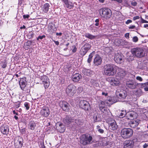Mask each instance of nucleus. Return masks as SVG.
<instances>
[{"instance_id": "37", "label": "nucleus", "mask_w": 148, "mask_h": 148, "mask_svg": "<svg viewBox=\"0 0 148 148\" xmlns=\"http://www.w3.org/2000/svg\"><path fill=\"white\" fill-rule=\"evenodd\" d=\"M138 40V38L136 36H135L133 38L132 41L134 42H137Z\"/></svg>"}, {"instance_id": "61", "label": "nucleus", "mask_w": 148, "mask_h": 148, "mask_svg": "<svg viewBox=\"0 0 148 148\" xmlns=\"http://www.w3.org/2000/svg\"><path fill=\"white\" fill-rule=\"evenodd\" d=\"M29 34L32 37H33V36L34 35V33L33 32H31L29 33Z\"/></svg>"}, {"instance_id": "31", "label": "nucleus", "mask_w": 148, "mask_h": 148, "mask_svg": "<svg viewBox=\"0 0 148 148\" xmlns=\"http://www.w3.org/2000/svg\"><path fill=\"white\" fill-rule=\"evenodd\" d=\"M130 126L131 127L134 128L138 125V123L136 121H131L130 123Z\"/></svg>"}, {"instance_id": "55", "label": "nucleus", "mask_w": 148, "mask_h": 148, "mask_svg": "<svg viewBox=\"0 0 148 148\" xmlns=\"http://www.w3.org/2000/svg\"><path fill=\"white\" fill-rule=\"evenodd\" d=\"M125 37L127 38H129V34L127 33L125 34Z\"/></svg>"}, {"instance_id": "5", "label": "nucleus", "mask_w": 148, "mask_h": 148, "mask_svg": "<svg viewBox=\"0 0 148 148\" xmlns=\"http://www.w3.org/2000/svg\"><path fill=\"white\" fill-rule=\"evenodd\" d=\"M99 12L102 17L106 19L110 18L112 15L111 11L108 8H104L100 9Z\"/></svg>"}, {"instance_id": "23", "label": "nucleus", "mask_w": 148, "mask_h": 148, "mask_svg": "<svg viewBox=\"0 0 148 148\" xmlns=\"http://www.w3.org/2000/svg\"><path fill=\"white\" fill-rule=\"evenodd\" d=\"M81 77V76L79 73H75L73 75L72 79L74 82H77L79 81Z\"/></svg>"}, {"instance_id": "51", "label": "nucleus", "mask_w": 148, "mask_h": 148, "mask_svg": "<svg viewBox=\"0 0 148 148\" xmlns=\"http://www.w3.org/2000/svg\"><path fill=\"white\" fill-rule=\"evenodd\" d=\"M24 48H25V49H29V46H28V45H26L25 44H24Z\"/></svg>"}, {"instance_id": "18", "label": "nucleus", "mask_w": 148, "mask_h": 148, "mask_svg": "<svg viewBox=\"0 0 148 148\" xmlns=\"http://www.w3.org/2000/svg\"><path fill=\"white\" fill-rule=\"evenodd\" d=\"M40 113L43 116L45 117L47 116L49 114V109L47 107H43L41 110Z\"/></svg>"}, {"instance_id": "17", "label": "nucleus", "mask_w": 148, "mask_h": 148, "mask_svg": "<svg viewBox=\"0 0 148 148\" xmlns=\"http://www.w3.org/2000/svg\"><path fill=\"white\" fill-rule=\"evenodd\" d=\"M134 145V142L131 140H126L123 143L124 148H133Z\"/></svg>"}, {"instance_id": "36", "label": "nucleus", "mask_w": 148, "mask_h": 148, "mask_svg": "<svg viewBox=\"0 0 148 148\" xmlns=\"http://www.w3.org/2000/svg\"><path fill=\"white\" fill-rule=\"evenodd\" d=\"M71 49L72 50L73 52L75 53L77 49L75 46H72Z\"/></svg>"}, {"instance_id": "27", "label": "nucleus", "mask_w": 148, "mask_h": 148, "mask_svg": "<svg viewBox=\"0 0 148 148\" xmlns=\"http://www.w3.org/2000/svg\"><path fill=\"white\" fill-rule=\"evenodd\" d=\"M114 44L117 46L122 45L123 44V40L121 39H116L114 42Z\"/></svg>"}, {"instance_id": "54", "label": "nucleus", "mask_w": 148, "mask_h": 148, "mask_svg": "<svg viewBox=\"0 0 148 148\" xmlns=\"http://www.w3.org/2000/svg\"><path fill=\"white\" fill-rule=\"evenodd\" d=\"M135 27V26L134 25H131L129 27V28L130 29H134Z\"/></svg>"}, {"instance_id": "39", "label": "nucleus", "mask_w": 148, "mask_h": 148, "mask_svg": "<svg viewBox=\"0 0 148 148\" xmlns=\"http://www.w3.org/2000/svg\"><path fill=\"white\" fill-rule=\"evenodd\" d=\"M134 58L133 56H130L127 58V59L130 62L133 60Z\"/></svg>"}, {"instance_id": "19", "label": "nucleus", "mask_w": 148, "mask_h": 148, "mask_svg": "<svg viewBox=\"0 0 148 148\" xmlns=\"http://www.w3.org/2000/svg\"><path fill=\"white\" fill-rule=\"evenodd\" d=\"M139 84L135 82H128L126 83V85L129 88L134 89L136 88Z\"/></svg>"}, {"instance_id": "63", "label": "nucleus", "mask_w": 148, "mask_h": 148, "mask_svg": "<svg viewBox=\"0 0 148 148\" xmlns=\"http://www.w3.org/2000/svg\"><path fill=\"white\" fill-rule=\"evenodd\" d=\"M144 27L145 28L148 27V24H145L144 25Z\"/></svg>"}, {"instance_id": "60", "label": "nucleus", "mask_w": 148, "mask_h": 148, "mask_svg": "<svg viewBox=\"0 0 148 148\" xmlns=\"http://www.w3.org/2000/svg\"><path fill=\"white\" fill-rule=\"evenodd\" d=\"M56 34L57 36L59 35L60 36H61L62 34V33H56Z\"/></svg>"}, {"instance_id": "13", "label": "nucleus", "mask_w": 148, "mask_h": 148, "mask_svg": "<svg viewBox=\"0 0 148 148\" xmlns=\"http://www.w3.org/2000/svg\"><path fill=\"white\" fill-rule=\"evenodd\" d=\"M109 81L110 84L114 86H118L120 84L119 80L117 78H110L109 79Z\"/></svg>"}, {"instance_id": "64", "label": "nucleus", "mask_w": 148, "mask_h": 148, "mask_svg": "<svg viewBox=\"0 0 148 148\" xmlns=\"http://www.w3.org/2000/svg\"><path fill=\"white\" fill-rule=\"evenodd\" d=\"M25 25H23V26L22 27H20V28L21 29H22L23 28V29H25Z\"/></svg>"}, {"instance_id": "62", "label": "nucleus", "mask_w": 148, "mask_h": 148, "mask_svg": "<svg viewBox=\"0 0 148 148\" xmlns=\"http://www.w3.org/2000/svg\"><path fill=\"white\" fill-rule=\"evenodd\" d=\"M129 114V116L130 117V118H131V117L132 118L133 117V115L132 114L130 113Z\"/></svg>"}, {"instance_id": "32", "label": "nucleus", "mask_w": 148, "mask_h": 148, "mask_svg": "<svg viewBox=\"0 0 148 148\" xmlns=\"http://www.w3.org/2000/svg\"><path fill=\"white\" fill-rule=\"evenodd\" d=\"M36 126V124L34 122H32L29 123V127L31 130H34Z\"/></svg>"}, {"instance_id": "3", "label": "nucleus", "mask_w": 148, "mask_h": 148, "mask_svg": "<svg viewBox=\"0 0 148 148\" xmlns=\"http://www.w3.org/2000/svg\"><path fill=\"white\" fill-rule=\"evenodd\" d=\"M80 142L84 145L91 144L93 142L92 137L90 135H83L80 138Z\"/></svg>"}, {"instance_id": "7", "label": "nucleus", "mask_w": 148, "mask_h": 148, "mask_svg": "<svg viewBox=\"0 0 148 148\" xmlns=\"http://www.w3.org/2000/svg\"><path fill=\"white\" fill-rule=\"evenodd\" d=\"M76 87L73 84L68 86L66 88V92L68 95L71 97L74 95L76 91Z\"/></svg>"}, {"instance_id": "11", "label": "nucleus", "mask_w": 148, "mask_h": 148, "mask_svg": "<svg viewBox=\"0 0 148 148\" xmlns=\"http://www.w3.org/2000/svg\"><path fill=\"white\" fill-rule=\"evenodd\" d=\"M91 46L88 43L84 45L81 49L80 53L82 56L84 55L88 51L90 48Z\"/></svg>"}, {"instance_id": "43", "label": "nucleus", "mask_w": 148, "mask_h": 148, "mask_svg": "<svg viewBox=\"0 0 148 148\" xmlns=\"http://www.w3.org/2000/svg\"><path fill=\"white\" fill-rule=\"evenodd\" d=\"M131 5L133 6H136L137 5V3L135 1H133L131 2Z\"/></svg>"}, {"instance_id": "26", "label": "nucleus", "mask_w": 148, "mask_h": 148, "mask_svg": "<svg viewBox=\"0 0 148 148\" xmlns=\"http://www.w3.org/2000/svg\"><path fill=\"white\" fill-rule=\"evenodd\" d=\"M49 7V4L46 3L42 6L41 9L44 12L46 13L48 11Z\"/></svg>"}, {"instance_id": "28", "label": "nucleus", "mask_w": 148, "mask_h": 148, "mask_svg": "<svg viewBox=\"0 0 148 148\" xmlns=\"http://www.w3.org/2000/svg\"><path fill=\"white\" fill-rule=\"evenodd\" d=\"M82 73L85 75L89 76L92 73V71L89 69H84L82 70Z\"/></svg>"}, {"instance_id": "33", "label": "nucleus", "mask_w": 148, "mask_h": 148, "mask_svg": "<svg viewBox=\"0 0 148 148\" xmlns=\"http://www.w3.org/2000/svg\"><path fill=\"white\" fill-rule=\"evenodd\" d=\"M126 114V111L125 110H121L120 112L119 113V116L120 118H122L125 116Z\"/></svg>"}, {"instance_id": "24", "label": "nucleus", "mask_w": 148, "mask_h": 148, "mask_svg": "<svg viewBox=\"0 0 148 148\" xmlns=\"http://www.w3.org/2000/svg\"><path fill=\"white\" fill-rule=\"evenodd\" d=\"M1 131L2 133L3 134H7L9 132V129L8 126L6 125L3 126L1 128Z\"/></svg>"}, {"instance_id": "52", "label": "nucleus", "mask_w": 148, "mask_h": 148, "mask_svg": "<svg viewBox=\"0 0 148 148\" xmlns=\"http://www.w3.org/2000/svg\"><path fill=\"white\" fill-rule=\"evenodd\" d=\"M98 131L101 133H103L104 132L103 130L100 128L99 129Z\"/></svg>"}, {"instance_id": "41", "label": "nucleus", "mask_w": 148, "mask_h": 148, "mask_svg": "<svg viewBox=\"0 0 148 148\" xmlns=\"http://www.w3.org/2000/svg\"><path fill=\"white\" fill-rule=\"evenodd\" d=\"M136 79L137 80H138L140 82H142L143 80V79L141 77L139 76L136 77Z\"/></svg>"}, {"instance_id": "47", "label": "nucleus", "mask_w": 148, "mask_h": 148, "mask_svg": "<svg viewBox=\"0 0 148 148\" xmlns=\"http://www.w3.org/2000/svg\"><path fill=\"white\" fill-rule=\"evenodd\" d=\"M93 119H94V121L95 122L97 121H99V120H98L97 117V116H94L93 117Z\"/></svg>"}, {"instance_id": "16", "label": "nucleus", "mask_w": 148, "mask_h": 148, "mask_svg": "<svg viewBox=\"0 0 148 148\" xmlns=\"http://www.w3.org/2000/svg\"><path fill=\"white\" fill-rule=\"evenodd\" d=\"M60 106L63 110L65 111H68L69 109V104L65 101H60L59 103Z\"/></svg>"}, {"instance_id": "10", "label": "nucleus", "mask_w": 148, "mask_h": 148, "mask_svg": "<svg viewBox=\"0 0 148 148\" xmlns=\"http://www.w3.org/2000/svg\"><path fill=\"white\" fill-rule=\"evenodd\" d=\"M107 122L109 124L110 128L113 130H115L117 128V125L115 121L113 119L108 118Z\"/></svg>"}, {"instance_id": "34", "label": "nucleus", "mask_w": 148, "mask_h": 148, "mask_svg": "<svg viewBox=\"0 0 148 148\" xmlns=\"http://www.w3.org/2000/svg\"><path fill=\"white\" fill-rule=\"evenodd\" d=\"M95 52H92L89 55L88 58L87 60V62L88 63H90L91 62L92 60V58Z\"/></svg>"}, {"instance_id": "30", "label": "nucleus", "mask_w": 148, "mask_h": 148, "mask_svg": "<svg viewBox=\"0 0 148 148\" xmlns=\"http://www.w3.org/2000/svg\"><path fill=\"white\" fill-rule=\"evenodd\" d=\"M141 86V88H144V90L146 91H148V82L145 83L139 84Z\"/></svg>"}, {"instance_id": "35", "label": "nucleus", "mask_w": 148, "mask_h": 148, "mask_svg": "<svg viewBox=\"0 0 148 148\" xmlns=\"http://www.w3.org/2000/svg\"><path fill=\"white\" fill-rule=\"evenodd\" d=\"M85 36L86 37L90 39H92L95 38L96 37L95 36H93L88 33H86L85 35Z\"/></svg>"}, {"instance_id": "1", "label": "nucleus", "mask_w": 148, "mask_h": 148, "mask_svg": "<svg viewBox=\"0 0 148 148\" xmlns=\"http://www.w3.org/2000/svg\"><path fill=\"white\" fill-rule=\"evenodd\" d=\"M118 67L111 64H107L104 66V73L106 75L112 76L116 74Z\"/></svg>"}, {"instance_id": "45", "label": "nucleus", "mask_w": 148, "mask_h": 148, "mask_svg": "<svg viewBox=\"0 0 148 148\" xmlns=\"http://www.w3.org/2000/svg\"><path fill=\"white\" fill-rule=\"evenodd\" d=\"M132 21L131 20H128L125 23L126 24H128L129 23H132Z\"/></svg>"}, {"instance_id": "15", "label": "nucleus", "mask_w": 148, "mask_h": 148, "mask_svg": "<svg viewBox=\"0 0 148 148\" xmlns=\"http://www.w3.org/2000/svg\"><path fill=\"white\" fill-rule=\"evenodd\" d=\"M41 80L42 82V83L44 84L45 88H48L50 84L49 79L48 77L46 76H44L41 77Z\"/></svg>"}, {"instance_id": "59", "label": "nucleus", "mask_w": 148, "mask_h": 148, "mask_svg": "<svg viewBox=\"0 0 148 148\" xmlns=\"http://www.w3.org/2000/svg\"><path fill=\"white\" fill-rule=\"evenodd\" d=\"M53 41L55 43V44L58 45H59V42L58 41H56L55 40H53Z\"/></svg>"}, {"instance_id": "29", "label": "nucleus", "mask_w": 148, "mask_h": 148, "mask_svg": "<svg viewBox=\"0 0 148 148\" xmlns=\"http://www.w3.org/2000/svg\"><path fill=\"white\" fill-rule=\"evenodd\" d=\"M64 4L66 7L69 9L73 8L74 6V3L71 1H68L66 3H65Z\"/></svg>"}, {"instance_id": "9", "label": "nucleus", "mask_w": 148, "mask_h": 148, "mask_svg": "<svg viewBox=\"0 0 148 148\" xmlns=\"http://www.w3.org/2000/svg\"><path fill=\"white\" fill-rule=\"evenodd\" d=\"M79 105L80 107L85 110H88L90 108V104L88 102L85 100L80 101Z\"/></svg>"}, {"instance_id": "56", "label": "nucleus", "mask_w": 148, "mask_h": 148, "mask_svg": "<svg viewBox=\"0 0 148 148\" xmlns=\"http://www.w3.org/2000/svg\"><path fill=\"white\" fill-rule=\"evenodd\" d=\"M112 1H116L119 3H121L122 1V0H111Z\"/></svg>"}, {"instance_id": "49", "label": "nucleus", "mask_w": 148, "mask_h": 148, "mask_svg": "<svg viewBox=\"0 0 148 148\" xmlns=\"http://www.w3.org/2000/svg\"><path fill=\"white\" fill-rule=\"evenodd\" d=\"M29 16V15L28 14L24 15L23 16V17L24 18H28Z\"/></svg>"}, {"instance_id": "8", "label": "nucleus", "mask_w": 148, "mask_h": 148, "mask_svg": "<svg viewBox=\"0 0 148 148\" xmlns=\"http://www.w3.org/2000/svg\"><path fill=\"white\" fill-rule=\"evenodd\" d=\"M116 95L117 97L120 99H124L127 96V92L125 90L122 89H119L117 90Z\"/></svg>"}, {"instance_id": "53", "label": "nucleus", "mask_w": 148, "mask_h": 148, "mask_svg": "<svg viewBox=\"0 0 148 148\" xmlns=\"http://www.w3.org/2000/svg\"><path fill=\"white\" fill-rule=\"evenodd\" d=\"M148 146V144L146 143H145L143 145V148H146Z\"/></svg>"}, {"instance_id": "48", "label": "nucleus", "mask_w": 148, "mask_h": 148, "mask_svg": "<svg viewBox=\"0 0 148 148\" xmlns=\"http://www.w3.org/2000/svg\"><path fill=\"white\" fill-rule=\"evenodd\" d=\"M18 142L19 143V146L21 147L23 144L22 141L21 140H18Z\"/></svg>"}, {"instance_id": "44", "label": "nucleus", "mask_w": 148, "mask_h": 148, "mask_svg": "<svg viewBox=\"0 0 148 148\" xmlns=\"http://www.w3.org/2000/svg\"><path fill=\"white\" fill-rule=\"evenodd\" d=\"M141 22L142 23H148V21H146L142 17L141 18Z\"/></svg>"}, {"instance_id": "46", "label": "nucleus", "mask_w": 148, "mask_h": 148, "mask_svg": "<svg viewBox=\"0 0 148 148\" xmlns=\"http://www.w3.org/2000/svg\"><path fill=\"white\" fill-rule=\"evenodd\" d=\"M31 42L30 41H28L25 42V44L26 45L29 46V45L31 44Z\"/></svg>"}, {"instance_id": "14", "label": "nucleus", "mask_w": 148, "mask_h": 148, "mask_svg": "<svg viewBox=\"0 0 148 148\" xmlns=\"http://www.w3.org/2000/svg\"><path fill=\"white\" fill-rule=\"evenodd\" d=\"M114 60L116 63H121L124 61L123 56L119 53L115 54Z\"/></svg>"}, {"instance_id": "58", "label": "nucleus", "mask_w": 148, "mask_h": 148, "mask_svg": "<svg viewBox=\"0 0 148 148\" xmlns=\"http://www.w3.org/2000/svg\"><path fill=\"white\" fill-rule=\"evenodd\" d=\"M6 66V64L5 63H4L2 66V67L3 68H5Z\"/></svg>"}, {"instance_id": "4", "label": "nucleus", "mask_w": 148, "mask_h": 148, "mask_svg": "<svg viewBox=\"0 0 148 148\" xmlns=\"http://www.w3.org/2000/svg\"><path fill=\"white\" fill-rule=\"evenodd\" d=\"M133 134V131L130 128H124L121 131V136L124 138H129L132 136Z\"/></svg>"}, {"instance_id": "12", "label": "nucleus", "mask_w": 148, "mask_h": 148, "mask_svg": "<svg viewBox=\"0 0 148 148\" xmlns=\"http://www.w3.org/2000/svg\"><path fill=\"white\" fill-rule=\"evenodd\" d=\"M56 127L57 130L60 133L64 132L65 130L64 125L60 122L56 124Z\"/></svg>"}, {"instance_id": "57", "label": "nucleus", "mask_w": 148, "mask_h": 148, "mask_svg": "<svg viewBox=\"0 0 148 148\" xmlns=\"http://www.w3.org/2000/svg\"><path fill=\"white\" fill-rule=\"evenodd\" d=\"M102 95H105V96H106L107 95L108 93L106 92H103L102 93Z\"/></svg>"}, {"instance_id": "21", "label": "nucleus", "mask_w": 148, "mask_h": 148, "mask_svg": "<svg viewBox=\"0 0 148 148\" xmlns=\"http://www.w3.org/2000/svg\"><path fill=\"white\" fill-rule=\"evenodd\" d=\"M118 72L117 73L118 76L121 78H123L125 75L126 72L123 69L118 67L117 70Z\"/></svg>"}, {"instance_id": "22", "label": "nucleus", "mask_w": 148, "mask_h": 148, "mask_svg": "<svg viewBox=\"0 0 148 148\" xmlns=\"http://www.w3.org/2000/svg\"><path fill=\"white\" fill-rule=\"evenodd\" d=\"M26 82L25 78H21L19 82V84L21 89L23 90L24 88L26 86Z\"/></svg>"}, {"instance_id": "6", "label": "nucleus", "mask_w": 148, "mask_h": 148, "mask_svg": "<svg viewBox=\"0 0 148 148\" xmlns=\"http://www.w3.org/2000/svg\"><path fill=\"white\" fill-rule=\"evenodd\" d=\"M132 52L134 55L138 58H141L144 56V51L141 48H136L133 49Z\"/></svg>"}, {"instance_id": "2", "label": "nucleus", "mask_w": 148, "mask_h": 148, "mask_svg": "<svg viewBox=\"0 0 148 148\" xmlns=\"http://www.w3.org/2000/svg\"><path fill=\"white\" fill-rule=\"evenodd\" d=\"M113 103L112 99H109L105 101H101L99 103V106L100 110L103 112L106 113L107 111V108L106 106H110Z\"/></svg>"}, {"instance_id": "40", "label": "nucleus", "mask_w": 148, "mask_h": 148, "mask_svg": "<svg viewBox=\"0 0 148 148\" xmlns=\"http://www.w3.org/2000/svg\"><path fill=\"white\" fill-rule=\"evenodd\" d=\"M75 122L78 125H80L81 124V123L79 121V120L78 119H76L75 120Z\"/></svg>"}, {"instance_id": "25", "label": "nucleus", "mask_w": 148, "mask_h": 148, "mask_svg": "<svg viewBox=\"0 0 148 148\" xmlns=\"http://www.w3.org/2000/svg\"><path fill=\"white\" fill-rule=\"evenodd\" d=\"M73 119L71 117H66L63 120L64 123L68 125L73 122Z\"/></svg>"}, {"instance_id": "42", "label": "nucleus", "mask_w": 148, "mask_h": 148, "mask_svg": "<svg viewBox=\"0 0 148 148\" xmlns=\"http://www.w3.org/2000/svg\"><path fill=\"white\" fill-rule=\"evenodd\" d=\"M45 36L44 35H42V36H39L37 38V40H38L39 39L42 40L43 38H45Z\"/></svg>"}, {"instance_id": "50", "label": "nucleus", "mask_w": 148, "mask_h": 148, "mask_svg": "<svg viewBox=\"0 0 148 148\" xmlns=\"http://www.w3.org/2000/svg\"><path fill=\"white\" fill-rule=\"evenodd\" d=\"M139 18V17L138 16H134L133 17V19L134 20H136L138 19Z\"/></svg>"}, {"instance_id": "20", "label": "nucleus", "mask_w": 148, "mask_h": 148, "mask_svg": "<svg viewBox=\"0 0 148 148\" xmlns=\"http://www.w3.org/2000/svg\"><path fill=\"white\" fill-rule=\"evenodd\" d=\"M102 58L99 55H96L94 60V64L97 66L100 65L101 63Z\"/></svg>"}, {"instance_id": "38", "label": "nucleus", "mask_w": 148, "mask_h": 148, "mask_svg": "<svg viewBox=\"0 0 148 148\" xmlns=\"http://www.w3.org/2000/svg\"><path fill=\"white\" fill-rule=\"evenodd\" d=\"M24 106L26 107V109L28 110L29 108V106L28 103L25 102L24 103Z\"/></svg>"}]
</instances>
